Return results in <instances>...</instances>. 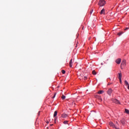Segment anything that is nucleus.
Masks as SVG:
<instances>
[{
  "label": "nucleus",
  "instance_id": "9b49d317",
  "mask_svg": "<svg viewBox=\"0 0 129 129\" xmlns=\"http://www.w3.org/2000/svg\"><path fill=\"white\" fill-rule=\"evenodd\" d=\"M120 121L122 124H125V120L124 119H123Z\"/></svg>",
  "mask_w": 129,
  "mask_h": 129
},
{
  "label": "nucleus",
  "instance_id": "20e7f679",
  "mask_svg": "<svg viewBox=\"0 0 129 129\" xmlns=\"http://www.w3.org/2000/svg\"><path fill=\"white\" fill-rule=\"evenodd\" d=\"M107 93L108 95L110 96V95H111V93H112V89H111V88L109 89L107 91Z\"/></svg>",
  "mask_w": 129,
  "mask_h": 129
},
{
  "label": "nucleus",
  "instance_id": "a878e982",
  "mask_svg": "<svg viewBox=\"0 0 129 129\" xmlns=\"http://www.w3.org/2000/svg\"><path fill=\"white\" fill-rule=\"evenodd\" d=\"M54 123H56V118L54 119Z\"/></svg>",
  "mask_w": 129,
  "mask_h": 129
},
{
  "label": "nucleus",
  "instance_id": "412c9836",
  "mask_svg": "<svg viewBox=\"0 0 129 129\" xmlns=\"http://www.w3.org/2000/svg\"><path fill=\"white\" fill-rule=\"evenodd\" d=\"M72 105H75V103L72 102Z\"/></svg>",
  "mask_w": 129,
  "mask_h": 129
},
{
  "label": "nucleus",
  "instance_id": "423d86ee",
  "mask_svg": "<svg viewBox=\"0 0 129 129\" xmlns=\"http://www.w3.org/2000/svg\"><path fill=\"white\" fill-rule=\"evenodd\" d=\"M105 14V10H104V9H103L100 12V14L104 15Z\"/></svg>",
  "mask_w": 129,
  "mask_h": 129
},
{
  "label": "nucleus",
  "instance_id": "c85d7f7f",
  "mask_svg": "<svg viewBox=\"0 0 129 129\" xmlns=\"http://www.w3.org/2000/svg\"><path fill=\"white\" fill-rule=\"evenodd\" d=\"M120 83H121V81H120Z\"/></svg>",
  "mask_w": 129,
  "mask_h": 129
},
{
  "label": "nucleus",
  "instance_id": "9d476101",
  "mask_svg": "<svg viewBox=\"0 0 129 129\" xmlns=\"http://www.w3.org/2000/svg\"><path fill=\"white\" fill-rule=\"evenodd\" d=\"M102 93H104V91H99L98 92V94H102Z\"/></svg>",
  "mask_w": 129,
  "mask_h": 129
},
{
  "label": "nucleus",
  "instance_id": "ddd939ff",
  "mask_svg": "<svg viewBox=\"0 0 129 129\" xmlns=\"http://www.w3.org/2000/svg\"><path fill=\"white\" fill-rule=\"evenodd\" d=\"M72 63H73V62H72V59H71L70 63H69L70 67H71V68L72 67Z\"/></svg>",
  "mask_w": 129,
  "mask_h": 129
},
{
  "label": "nucleus",
  "instance_id": "f257e3e1",
  "mask_svg": "<svg viewBox=\"0 0 129 129\" xmlns=\"http://www.w3.org/2000/svg\"><path fill=\"white\" fill-rule=\"evenodd\" d=\"M98 5L100 6V7H103V6L105 5V1L100 0L99 2Z\"/></svg>",
  "mask_w": 129,
  "mask_h": 129
},
{
  "label": "nucleus",
  "instance_id": "f8f14e48",
  "mask_svg": "<svg viewBox=\"0 0 129 129\" xmlns=\"http://www.w3.org/2000/svg\"><path fill=\"white\" fill-rule=\"evenodd\" d=\"M57 113H58V112H57V111H55L53 114V117H55L57 116Z\"/></svg>",
  "mask_w": 129,
  "mask_h": 129
},
{
  "label": "nucleus",
  "instance_id": "bb28decb",
  "mask_svg": "<svg viewBox=\"0 0 129 129\" xmlns=\"http://www.w3.org/2000/svg\"><path fill=\"white\" fill-rule=\"evenodd\" d=\"M110 84H111V83H109L108 84V85H110Z\"/></svg>",
  "mask_w": 129,
  "mask_h": 129
},
{
  "label": "nucleus",
  "instance_id": "4be33fe9",
  "mask_svg": "<svg viewBox=\"0 0 129 129\" xmlns=\"http://www.w3.org/2000/svg\"><path fill=\"white\" fill-rule=\"evenodd\" d=\"M55 96H56V94H54L53 97H52V98H55Z\"/></svg>",
  "mask_w": 129,
  "mask_h": 129
},
{
  "label": "nucleus",
  "instance_id": "6e6552de",
  "mask_svg": "<svg viewBox=\"0 0 129 129\" xmlns=\"http://www.w3.org/2000/svg\"><path fill=\"white\" fill-rule=\"evenodd\" d=\"M109 124L110 126H112L113 127H115V128L116 127L115 125H114V124H113L112 122H110Z\"/></svg>",
  "mask_w": 129,
  "mask_h": 129
},
{
  "label": "nucleus",
  "instance_id": "6ab92c4d",
  "mask_svg": "<svg viewBox=\"0 0 129 129\" xmlns=\"http://www.w3.org/2000/svg\"><path fill=\"white\" fill-rule=\"evenodd\" d=\"M61 72H62V74H65V73H66V72L64 70H62Z\"/></svg>",
  "mask_w": 129,
  "mask_h": 129
},
{
  "label": "nucleus",
  "instance_id": "dca6fc26",
  "mask_svg": "<svg viewBox=\"0 0 129 129\" xmlns=\"http://www.w3.org/2000/svg\"><path fill=\"white\" fill-rule=\"evenodd\" d=\"M61 98L63 100L64 99H65V98H66V96H65L64 95H62L61 96Z\"/></svg>",
  "mask_w": 129,
  "mask_h": 129
},
{
  "label": "nucleus",
  "instance_id": "b1692460",
  "mask_svg": "<svg viewBox=\"0 0 129 129\" xmlns=\"http://www.w3.org/2000/svg\"><path fill=\"white\" fill-rule=\"evenodd\" d=\"M126 30H128V28H126L125 29V31H126Z\"/></svg>",
  "mask_w": 129,
  "mask_h": 129
},
{
  "label": "nucleus",
  "instance_id": "f3484780",
  "mask_svg": "<svg viewBox=\"0 0 129 129\" xmlns=\"http://www.w3.org/2000/svg\"><path fill=\"white\" fill-rule=\"evenodd\" d=\"M123 33L122 32H119L117 35L118 36H121V35H122Z\"/></svg>",
  "mask_w": 129,
  "mask_h": 129
},
{
  "label": "nucleus",
  "instance_id": "4468645a",
  "mask_svg": "<svg viewBox=\"0 0 129 129\" xmlns=\"http://www.w3.org/2000/svg\"><path fill=\"white\" fill-rule=\"evenodd\" d=\"M125 112L127 114H129V110L127 109H125Z\"/></svg>",
  "mask_w": 129,
  "mask_h": 129
},
{
  "label": "nucleus",
  "instance_id": "1a4fd4ad",
  "mask_svg": "<svg viewBox=\"0 0 129 129\" xmlns=\"http://www.w3.org/2000/svg\"><path fill=\"white\" fill-rule=\"evenodd\" d=\"M118 79L119 81H121V73H119Z\"/></svg>",
  "mask_w": 129,
  "mask_h": 129
},
{
  "label": "nucleus",
  "instance_id": "a211bd4d",
  "mask_svg": "<svg viewBox=\"0 0 129 129\" xmlns=\"http://www.w3.org/2000/svg\"><path fill=\"white\" fill-rule=\"evenodd\" d=\"M63 123H64V124H67V123H68V121L66 120V121H63Z\"/></svg>",
  "mask_w": 129,
  "mask_h": 129
},
{
  "label": "nucleus",
  "instance_id": "5701e85b",
  "mask_svg": "<svg viewBox=\"0 0 129 129\" xmlns=\"http://www.w3.org/2000/svg\"><path fill=\"white\" fill-rule=\"evenodd\" d=\"M86 79H87V77H84V80H86Z\"/></svg>",
  "mask_w": 129,
  "mask_h": 129
},
{
  "label": "nucleus",
  "instance_id": "7ed1b4c3",
  "mask_svg": "<svg viewBox=\"0 0 129 129\" xmlns=\"http://www.w3.org/2000/svg\"><path fill=\"white\" fill-rule=\"evenodd\" d=\"M112 101L114 102V103H116V104H120V102L119 101L116 99H112Z\"/></svg>",
  "mask_w": 129,
  "mask_h": 129
},
{
  "label": "nucleus",
  "instance_id": "393cba45",
  "mask_svg": "<svg viewBox=\"0 0 129 129\" xmlns=\"http://www.w3.org/2000/svg\"><path fill=\"white\" fill-rule=\"evenodd\" d=\"M40 112H41V111H39V112H38V115H40Z\"/></svg>",
  "mask_w": 129,
  "mask_h": 129
},
{
  "label": "nucleus",
  "instance_id": "f03ea898",
  "mask_svg": "<svg viewBox=\"0 0 129 129\" xmlns=\"http://www.w3.org/2000/svg\"><path fill=\"white\" fill-rule=\"evenodd\" d=\"M125 66H126V61L125 59H123L121 63V69H122V68H123V67H125Z\"/></svg>",
  "mask_w": 129,
  "mask_h": 129
},
{
  "label": "nucleus",
  "instance_id": "cd10ccee",
  "mask_svg": "<svg viewBox=\"0 0 129 129\" xmlns=\"http://www.w3.org/2000/svg\"><path fill=\"white\" fill-rule=\"evenodd\" d=\"M53 125V124H50V126H52Z\"/></svg>",
  "mask_w": 129,
  "mask_h": 129
},
{
  "label": "nucleus",
  "instance_id": "aec40b11",
  "mask_svg": "<svg viewBox=\"0 0 129 129\" xmlns=\"http://www.w3.org/2000/svg\"><path fill=\"white\" fill-rule=\"evenodd\" d=\"M93 12V10H91L90 12V14H92V13Z\"/></svg>",
  "mask_w": 129,
  "mask_h": 129
},
{
  "label": "nucleus",
  "instance_id": "0eeeda50",
  "mask_svg": "<svg viewBox=\"0 0 129 129\" xmlns=\"http://www.w3.org/2000/svg\"><path fill=\"white\" fill-rule=\"evenodd\" d=\"M68 117V115H67V114H62L61 115V117H62L63 118H66V117Z\"/></svg>",
  "mask_w": 129,
  "mask_h": 129
},
{
  "label": "nucleus",
  "instance_id": "2eb2a0df",
  "mask_svg": "<svg viewBox=\"0 0 129 129\" xmlns=\"http://www.w3.org/2000/svg\"><path fill=\"white\" fill-rule=\"evenodd\" d=\"M92 74H93V75H96V74H97L96 72H95V70L93 71H92Z\"/></svg>",
  "mask_w": 129,
  "mask_h": 129
},
{
  "label": "nucleus",
  "instance_id": "39448f33",
  "mask_svg": "<svg viewBox=\"0 0 129 129\" xmlns=\"http://www.w3.org/2000/svg\"><path fill=\"white\" fill-rule=\"evenodd\" d=\"M121 62V59L118 58L117 60H116V63L117 64H120V62Z\"/></svg>",
  "mask_w": 129,
  "mask_h": 129
}]
</instances>
